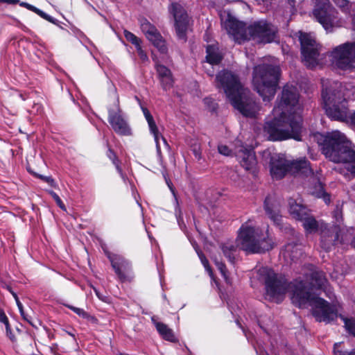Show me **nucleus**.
Returning a JSON list of instances; mask_svg holds the SVG:
<instances>
[{
	"instance_id": "obj_17",
	"label": "nucleus",
	"mask_w": 355,
	"mask_h": 355,
	"mask_svg": "<svg viewBox=\"0 0 355 355\" xmlns=\"http://www.w3.org/2000/svg\"><path fill=\"white\" fill-rule=\"evenodd\" d=\"M140 23L141 30L146 38L161 53H166L168 48L166 42L157 28L146 18L142 19Z\"/></svg>"
},
{
	"instance_id": "obj_57",
	"label": "nucleus",
	"mask_w": 355,
	"mask_h": 355,
	"mask_svg": "<svg viewBox=\"0 0 355 355\" xmlns=\"http://www.w3.org/2000/svg\"><path fill=\"white\" fill-rule=\"evenodd\" d=\"M58 348V345L57 343H53L50 346V350L54 354L56 353Z\"/></svg>"
},
{
	"instance_id": "obj_25",
	"label": "nucleus",
	"mask_w": 355,
	"mask_h": 355,
	"mask_svg": "<svg viewBox=\"0 0 355 355\" xmlns=\"http://www.w3.org/2000/svg\"><path fill=\"white\" fill-rule=\"evenodd\" d=\"M206 60L210 64H218L222 60V55L218 50L217 44H211L207 46Z\"/></svg>"
},
{
	"instance_id": "obj_40",
	"label": "nucleus",
	"mask_w": 355,
	"mask_h": 355,
	"mask_svg": "<svg viewBox=\"0 0 355 355\" xmlns=\"http://www.w3.org/2000/svg\"><path fill=\"white\" fill-rule=\"evenodd\" d=\"M218 150L220 154L225 156H232L233 154H235V151L233 152L227 146L223 144L219 145Z\"/></svg>"
},
{
	"instance_id": "obj_34",
	"label": "nucleus",
	"mask_w": 355,
	"mask_h": 355,
	"mask_svg": "<svg viewBox=\"0 0 355 355\" xmlns=\"http://www.w3.org/2000/svg\"><path fill=\"white\" fill-rule=\"evenodd\" d=\"M35 177L40 179L41 180L46 182L49 186L53 188H57L58 184L51 176H45L35 172H31Z\"/></svg>"
},
{
	"instance_id": "obj_49",
	"label": "nucleus",
	"mask_w": 355,
	"mask_h": 355,
	"mask_svg": "<svg viewBox=\"0 0 355 355\" xmlns=\"http://www.w3.org/2000/svg\"><path fill=\"white\" fill-rule=\"evenodd\" d=\"M340 343H336L334 347V352L335 355H347V351H343L340 349Z\"/></svg>"
},
{
	"instance_id": "obj_14",
	"label": "nucleus",
	"mask_w": 355,
	"mask_h": 355,
	"mask_svg": "<svg viewBox=\"0 0 355 355\" xmlns=\"http://www.w3.org/2000/svg\"><path fill=\"white\" fill-rule=\"evenodd\" d=\"M298 35L302 47L303 62L308 67L312 68L318 64V44L311 34L299 32Z\"/></svg>"
},
{
	"instance_id": "obj_56",
	"label": "nucleus",
	"mask_w": 355,
	"mask_h": 355,
	"mask_svg": "<svg viewBox=\"0 0 355 355\" xmlns=\"http://www.w3.org/2000/svg\"><path fill=\"white\" fill-rule=\"evenodd\" d=\"M1 3H6L10 5H15L18 3H19V0H1Z\"/></svg>"
},
{
	"instance_id": "obj_42",
	"label": "nucleus",
	"mask_w": 355,
	"mask_h": 355,
	"mask_svg": "<svg viewBox=\"0 0 355 355\" xmlns=\"http://www.w3.org/2000/svg\"><path fill=\"white\" fill-rule=\"evenodd\" d=\"M201 263L203 265L205 270L207 272L211 279L214 280V275L211 268L209 266V262L207 259L201 256Z\"/></svg>"
},
{
	"instance_id": "obj_54",
	"label": "nucleus",
	"mask_w": 355,
	"mask_h": 355,
	"mask_svg": "<svg viewBox=\"0 0 355 355\" xmlns=\"http://www.w3.org/2000/svg\"><path fill=\"white\" fill-rule=\"evenodd\" d=\"M133 45L135 46L137 53H139V52L144 51V50L141 47V40H140V42H137V43H135Z\"/></svg>"
},
{
	"instance_id": "obj_37",
	"label": "nucleus",
	"mask_w": 355,
	"mask_h": 355,
	"mask_svg": "<svg viewBox=\"0 0 355 355\" xmlns=\"http://www.w3.org/2000/svg\"><path fill=\"white\" fill-rule=\"evenodd\" d=\"M214 261H215L216 265L218 267V269L220 270V273L222 274L223 277H224L226 283L228 284H230L231 280L227 275V272L225 269V266L224 263L218 261L216 259H214Z\"/></svg>"
},
{
	"instance_id": "obj_48",
	"label": "nucleus",
	"mask_w": 355,
	"mask_h": 355,
	"mask_svg": "<svg viewBox=\"0 0 355 355\" xmlns=\"http://www.w3.org/2000/svg\"><path fill=\"white\" fill-rule=\"evenodd\" d=\"M320 191L317 194V196L318 198H323L324 202L326 203H329L330 202V198L328 194L325 193L324 191L322 190V188L321 185H319Z\"/></svg>"
},
{
	"instance_id": "obj_5",
	"label": "nucleus",
	"mask_w": 355,
	"mask_h": 355,
	"mask_svg": "<svg viewBox=\"0 0 355 355\" xmlns=\"http://www.w3.org/2000/svg\"><path fill=\"white\" fill-rule=\"evenodd\" d=\"M289 288L293 293V303L299 307H304L309 304L311 306L312 314L317 321L329 322L337 318L338 311L336 306L311 294L306 283L297 282L290 284Z\"/></svg>"
},
{
	"instance_id": "obj_61",
	"label": "nucleus",
	"mask_w": 355,
	"mask_h": 355,
	"mask_svg": "<svg viewBox=\"0 0 355 355\" xmlns=\"http://www.w3.org/2000/svg\"><path fill=\"white\" fill-rule=\"evenodd\" d=\"M135 98L137 101V102L138 103V104L139 105V106L141 107V105H142V103H141V101L139 99V98L138 96H135Z\"/></svg>"
},
{
	"instance_id": "obj_13",
	"label": "nucleus",
	"mask_w": 355,
	"mask_h": 355,
	"mask_svg": "<svg viewBox=\"0 0 355 355\" xmlns=\"http://www.w3.org/2000/svg\"><path fill=\"white\" fill-rule=\"evenodd\" d=\"M103 251L119 279L121 282H131L135 275L130 261L123 256L111 252L105 248H103Z\"/></svg>"
},
{
	"instance_id": "obj_45",
	"label": "nucleus",
	"mask_w": 355,
	"mask_h": 355,
	"mask_svg": "<svg viewBox=\"0 0 355 355\" xmlns=\"http://www.w3.org/2000/svg\"><path fill=\"white\" fill-rule=\"evenodd\" d=\"M107 156L112 161V163L115 167H116V164L119 165V160L118 159L114 152L110 148L108 149Z\"/></svg>"
},
{
	"instance_id": "obj_55",
	"label": "nucleus",
	"mask_w": 355,
	"mask_h": 355,
	"mask_svg": "<svg viewBox=\"0 0 355 355\" xmlns=\"http://www.w3.org/2000/svg\"><path fill=\"white\" fill-rule=\"evenodd\" d=\"M133 45L135 46L137 53H139V52L144 51V50L141 47V40H140V42H137V43H135Z\"/></svg>"
},
{
	"instance_id": "obj_31",
	"label": "nucleus",
	"mask_w": 355,
	"mask_h": 355,
	"mask_svg": "<svg viewBox=\"0 0 355 355\" xmlns=\"http://www.w3.org/2000/svg\"><path fill=\"white\" fill-rule=\"evenodd\" d=\"M65 306L83 319H86L92 322H94L96 320L94 316L91 315L88 312L85 311L83 309L76 307L74 306L69 304H65Z\"/></svg>"
},
{
	"instance_id": "obj_23",
	"label": "nucleus",
	"mask_w": 355,
	"mask_h": 355,
	"mask_svg": "<svg viewBox=\"0 0 355 355\" xmlns=\"http://www.w3.org/2000/svg\"><path fill=\"white\" fill-rule=\"evenodd\" d=\"M238 248L239 246H237L236 241L234 242L232 240H227L220 245V249L223 254L232 263L235 259Z\"/></svg>"
},
{
	"instance_id": "obj_29",
	"label": "nucleus",
	"mask_w": 355,
	"mask_h": 355,
	"mask_svg": "<svg viewBox=\"0 0 355 355\" xmlns=\"http://www.w3.org/2000/svg\"><path fill=\"white\" fill-rule=\"evenodd\" d=\"M141 109L142 110V112L145 116L146 120L148 122L149 130L150 133L155 136L157 132H159L158 128L157 127V125L154 121V119L150 114V111L148 110V108L145 107L143 105H141Z\"/></svg>"
},
{
	"instance_id": "obj_64",
	"label": "nucleus",
	"mask_w": 355,
	"mask_h": 355,
	"mask_svg": "<svg viewBox=\"0 0 355 355\" xmlns=\"http://www.w3.org/2000/svg\"><path fill=\"white\" fill-rule=\"evenodd\" d=\"M67 334L71 336L74 340L76 339L75 335L71 332L67 331Z\"/></svg>"
},
{
	"instance_id": "obj_16",
	"label": "nucleus",
	"mask_w": 355,
	"mask_h": 355,
	"mask_svg": "<svg viewBox=\"0 0 355 355\" xmlns=\"http://www.w3.org/2000/svg\"><path fill=\"white\" fill-rule=\"evenodd\" d=\"M108 122L117 135L121 136H131L132 135V129L119 107L118 98L116 99L115 108L108 109Z\"/></svg>"
},
{
	"instance_id": "obj_15",
	"label": "nucleus",
	"mask_w": 355,
	"mask_h": 355,
	"mask_svg": "<svg viewBox=\"0 0 355 355\" xmlns=\"http://www.w3.org/2000/svg\"><path fill=\"white\" fill-rule=\"evenodd\" d=\"M168 11L174 18L178 37L186 40V34L190 24V18L187 11L180 3L175 2L171 3Z\"/></svg>"
},
{
	"instance_id": "obj_22",
	"label": "nucleus",
	"mask_w": 355,
	"mask_h": 355,
	"mask_svg": "<svg viewBox=\"0 0 355 355\" xmlns=\"http://www.w3.org/2000/svg\"><path fill=\"white\" fill-rule=\"evenodd\" d=\"M151 321L155 326L157 331L163 339L172 343H175L177 340L173 330L170 329L166 324L161 322H157L155 320V316L151 318Z\"/></svg>"
},
{
	"instance_id": "obj_33",
	"label": "nucleus",
	"mask_w": 355,
	"mask_h": 355,
	"mask_svg": "<svg viewBox=\"0 0 355 355\" xmlns=\"http://www.w3.org/2000/svg\"><path fill=\"white\" fill-rule=\"evenodd\" d=\"M301 220L304 227L309 232H314L318 227L317 221L313 218L304 216Z\"/></svg>"
},
{
	"instance_id": "obj_32",
	"label": "nucleus",
	"mask_w": 355,
	"mask_h": 355,
	"mask_svg": "<svg viewBox=\"0 0 355 355\" xmlns=\"http://www.w3.org/2000/svg\"><path fill=\"white\" fill-rule=\"evenodd\" d=\"M8 290L10 291V293L12 294V295L14 297L17 307L19 309V313L22 317V318L26 320L27 322H28L33 327H35V326L31 322L29 318H28V316L24 313V307L21 302L19 301L18 296L15 292H14L12 288L10 286H8Z\"/></svg>"
},
{
	"instance_id": "obj_18",
	"label": "nucleus",
	"mask_w": 355,
	"mask_h": 355,
	"mask_svg": "<svg viewBox=\"0 0 355 355\" xmlns=\"http://www.w3.org/2000/svg\"><path fill=\"white\" fill-rule=\"evenodd\" d=\"M235 155L237 156L241 166L246 171L254 172L257 166V159L254 153L243 146L235 149Z\"/></svg>"
},
{
	"instance_id": "obj_50",
	"label": "nucleus",
	"mask_w": 355,
	"mask_h": 355,
	"mask_svg": "<svg viewBox=\"0 0 355 355\" xmlns=\"http://www.w3.org/2000/svg\"><path fill=\"white\" fill-rule=\"evenodd\" d=\"M94 291L96 294V295L98 297L99 300H101L103 302H107L109 297L103 294H102L98 289L96 288H94Z\"/></svg>"
},
{
	"instance_id": "obj_52",
	"label": "nucleus",
	"mask_w": 355,
	"mask_h": 355,
	"mask_svg": "<svg viewBox=\"0 0 355 355\" xmlns=\"http://www.w3.org/2000/svg\"><path fill=\"white\" fill-rule=\"evenodd\" d=\"M138 55L143 62L148 60V57L144 51L142 52H139V53H138Z\"/></svg>"
},
{
	"instance_id": "obj_36",
	"label": "nucleus",
	"mask_w": 355,
	"mask_h": 355,
	"mask_svg": "<svg viewBox=\"0 0 355 355\" xmlns=\"http://www.w3.org/2000/svg\"><path fill=\"white\" fill-rule=\"evenodd\" d=\"M198 189L199 187L198 182H195L193 180H191L189 184V191L191 192L197 202H198L200 199Z\"/></svg>"
},
{
	"instance_id": "obj_44",
	"label": "nucleus",
	"mask_w": 355,
	"mask_h": 355,
	"mask_svg": "<svg viewBox=\"0 0 355 355\" xmlns=\"http://www.w3.org/2000/svg\"><path fill=\"white\" fill-rule=\"evenodd\" d=\"M43 111V107L40 103H34L29 112L33 114H40Z\"/></svg>"
},
{
	"instance_id": "obj_46",
	"label": "nucleus",
	"mask_w": 355,
	"mask_h": 355,
	"mask_svg": "<svg viewBox=\"0 0 355 355\" xmlns=\"http://www.w3.org/2000/svg\"><path fill=\"white\" fill-rule=\"evenodd\" d=\"M0 322L4 324L5 327H7V329L8 330V329H9L8 318L6 316L5 312L2 309H0Z\"/></svg>"
},
{
	"instance_id": "obj_38",
	"label": "nucleus",
	"mask_w": 355,
	"mask_h": 355,
	"mask_svg": "<svg viewBox=\"0 0 355 355\" xmlns=\"http://www.w3.org/2000/svg\"><path fill=\"white\" fill-rule=\"evenodd\" d=\"M47 193L53 198L57 205L62 210H66V207L59 196L53 190H48Z\"/></svg>"
},
{
	"instance_id": "obj_19",
	"label": "nucleus",
	"mask_w": 355,
	"mask_h": 355,
	"mask_svg": "<svg viewBox=\"0 0 355 355\" xmlns=\"http://www.w3.org/2000/svg\"><path fill=\"white\" fill-rule=\"evenodd\" d=\"M264 208L268 218L275 225L279 226L282 221L279 202L273 197H267L265 200Z\"/></svg>"
},
{
	"instance_id": "obj_30",
	"label": "nucleus",
	"mask_w": 355,
	"mask_h": 355,
	"mask_svg": "<svg viewBox=\"0 0 355 355\" xmlns=\"http://www.w3.org/2000/svg\"><path fill=\"white\" fill-rule=\"evenodd\" d=\"M338 239V233L337 227H335L334 234L332 235H327L325 232L323 233V235L322 236V246L327 250L330 248V245L334 243V242Z\"/></svg>"
},
{
	"instance_id": "obj_26",
	"label": "nucleus",
	"mask_w": 355,
	"mask_h": 355,
	"mask_svg": "<svg viewBox=\"0 0 355 355\" xmlns=\"http://www.w3.org/2000/svg\"><path fill=\"white\" fill-rule=\"evenodd\" d=\"M289 211L297 220L303 219V217L306 214V208L293 199L289 200Z\"/></svg>"
},
{
	"instance_id": "obj_35",
	"label": "nucleus",
	"mask_w": 355,
	"mask_h": 355,
	"mask_svg": "<svg viewBox=\"0 0 355 355\" xmlns=\"http://www.w3.org/2000/svg\"><path fill=\"white\" fill-rule=\"evenodd\" d=\"M153 137H154V140H155V142L156 144L157 154L158 157L160 159L162 157V153H161L160 146L159 144V139L161 138L162 139L164 144L166 148H169V145L168 144L166 139L162 135H160L159 132H157L156 135L153 136Z\"/></svg>"
},
{
	"instance_id": "obj_9",
	"label": "nucleus",
	"mask_w": 355,
	"mask_h": 355,
	"mask_svg": "<svg viewBox=\"0 0 355 355\" xmlns=\"http://www.w3.org/2000/svg\"><path fill=\"white\" fill-rule=\"evenodd\" d=\"M288 172L293 174L300 173L306 175L312 173L309 163L304 159L291 161L284 155L278 154L272 156L270 161V173L272 178L281 179Z\"/></svg>"
},
{
	"instance_id": "obj_28",
	"label": "nucleus",
	"mask_w": 355,
	"mask_h": 355,
	"mask_svg": "<svg viewBox=\"0 0 355 355\" xmlns=\"http://www.w3.org/2000/svg\"><path fill=\"white\" fill-rule=\"evenodd\" d=\"M19 5L21 7H24V8H27L28 10L34 12L35 13L38 15L42 18L46 19V21H49V22H51V23H52L53 24H58V19H55L54 17H53L51 15H48L47 13H46L43 10L36 8L35 6H33L31 4H29V3H26V2H21V3H19Z\"/></svg>"
},
{
	"instance_id": "obj_43",
	"label": "nucleus",
	"mask_w": 355,
	"mask_h": 355,
	"mask_svg": "<svg viewBox=\"0 0 355 355\" xmlns=\"http://www.w3.org/2000/svg\"><path fill=\"white\" fill-rule=\"evenodd\" d=\"M336 5L340 8L344 12H347L349 8V1L347 0H333Z\"/></svg>"
},
{
	"instance_id": "obj_60",
	"label": "nucleus",
	"mask_w": 355,
	"mask_h": 355,
	"mask_svg": "<svg viewBox=\"0 0 355 355\" xmlns=\"http://www.w3.org/2000/svg\"><path fill=\"white\" fill-rule=\"evenodd\" d=\"M6 331L7 335L10 337V338L12 339V337H14V336L12 334V331H11V328H10V325H9L8 330L7 329V327H6Z\"/></svg>"
},
{
	"instance_id": "obj_20",
	"label": "nucleus",
	"mask_w": 355,
	"mask_h": 355,
	"mask_svg": "<svg viewBox=\"0 0 355 355\" xmlns=\"http://www.w3.org/2000/svg\"><path fill=\"white\" fill-rule=\"evenodd\" d=\"M155 67L158 78L160 81L162 88L164 91L170 89L174 83L171 71L168 67L157 62L155 63Z\"/></svg>"
},
{
	"instance_id": "obj_2",
	"label": "nucleus",
	"mask_w": 355,
	"mask_h": 355,
	"mask_svg": "<svg viewBox=\"0 0 355 355\" xmlns=\"http://www.w3.org/2000/svg\"><path fill=\"white\" fill-rule=\"evenodd\" d=\"M314 139L322 146V150L329 160L342 163L344 168L341 173L345 176L355 174V151L351 149L350 142L345 135L335 130L326 135L316 133Z\"/></svg>"
},
{
	"instance_id": "obj_41",
	"label": "nucleus",
	"mask_w": 355,
	"mask_h": 355,
	"mask_svg": "<svg viewBox=\"0 0 355 355\" xmlns=\"http://www.w3.org/2000/svg\"><path fill=\"white\" fill-rule=\"evenodd\" d=\"M345 327L347 330L353 336H355V320H345Z\"/></svg>"
},
{
	"instance_id": "obj_24",
	"label": "nucleus",
	"mask_w": 355,
	"mask_h": 355,
	"mask_svg": "<svg viewBox=\"0 0 355 355\" xmlns=\"http://www.w3.org/2000/svg\"><path fill=\"white\" fill-rule=\"evenodd\" d=\"M313 16L320 22L323 27L327 30L331 27L334 23L331 16L328 13L327 8H317L313 10Z\"/></svg>"
},
{
	"instance_id": "obj_27",
	"label": "nucleus",
	"mask_w": 355,
	"mask_h": 355,
	"mask_svg": "<svg viewBox=\"0 0 355 355\" xmlns=\"http://www.w3.org/2000/svg\"><path fill=\"white\" fill-rule=\"evenodd\" d=\"M310 284L313 287L325 289L327 284V278L321 271H315L311 275Z\"/></svg>"
},
{
	"instance_id": "obj_59",
	"label": "nucleus",
	"mask_w": 355,
	"mask_h": 355,
	"mask_svg": "<svg viewBox=\"0 0 355 355\" xmlns=\"http://www.w3.org/2000/svg\"><path fill=\"white\" fill-rule=\"evenodd\" d=\"M46 331L47 334H48V338H49L50 340H53V339H55V335H54L53 333H51V332L49 331V329H46Z\"/></svg>"
},
{
	"instance_id": "obj_6",
	"label": "nucleus",
	"mask_w": 355,
	"mask_h": 355,
	"mask_svg": "<svg viewBox=\"0 0 355 355\" xmlns=\"http://www.w3.org/2000/svg\"><path fill=\"white\" fill-rule=\"evenodd\" d=\"M236 243L248 254L263 253L272 250L275 245L271 235H261V230L250 221L242 224Z\"/></svg>"
},
{
	"instance_id": "obj_12",
	"label": "nucleus",
	"mask_w": 355,
	"mask_h": 355,
	"mask_svg": "<svg viewBox=\"0 0 355 355\" xmlns=\"http://www.w3.org/2000/svg\"><path fill=\"white\" fill-rule=\"evenodd\" d=\"M164 178H165L166 183L168 189L171 191V193L173 195L175 200L176 205H175V217L177 219L178 224L180 228L186 234L191 245L193 246L198 257L200 258V247L198 243V241L200 239V228L198 227V221L196 219V218L193 216V223L195 231L193 232V233L187 231L186 225L184 224V222L183 220L182 214L180 210L179 203H178V199H177L176 195H175V188L173 187V185L170 180L166 178L165 176H164Z\"/></svg>"
},
{
	"instance_id": "obj_4",
	"label": "nucleus",
	"mask_w": 355,
	"mask_h": 355,
	"mask_svg": "<svg viewBox=\"0 0 355 355\" xmlns=\"http://www.w3.org/2000/svg\"><path fill=\"white\" fill-rule=\"evenodd\" d=\"M216 85L223 89L228 100L243 116H254L258 105L250 96L249 90L243 88L237 77L229 71H223L216 76Z\"/></svg>"
},
{
	"instance_id": "obj_39",
	"label": "nucleus",
	"mask_w": 355,
	"mask_h": 355,
	"mask_svg": "<svg viewBox=\"0 0 355 355\" xmlns=\"http://www.w3.org/2000/svg\"><path fill=\"white\" fill-rule=\"evenodd\" d=\"M123 35L125 38L132 44H135L137 42H140V39L129 31L124 30Z\"/></svg>"
},
{
	"instance_id": "obj_58",
	"label": "nucleus",
	"mask_w": 355,
	"mask_h": 355,
	"mask_svg": "<svg viewBox=\"0 0 355 355\" xmlns=\"http://www.w3.org/2000/svg\"><path fill=\"white\" fill-rule=\"evenodd\" d=\"M334 217L337 221H339V220L342 218L341 213L338 209L335 211Z\"/></svg>"
},
{
	"instance_id": "obj_21",
	"label": "nucleus",
	"mask_w": 355,
	"mask_h": 355,
	"mask_svg": "<svg viewBox=\"0 0 355 355\" xmlns=\"http://www.w3.org/2000/svg\"><path fill=\"white\" fill-rule=\"evenodd\" d=\"M282 254L287 262L295 261L302 256V250L296 243H288L285 245Z\"/></svg>"
},
{
	"instance_id": "obj_3",
	"label": "nucleus",
	"mask_w": 355,
	"mask_h": 355,
	"mask_svg": "<svg viewBox=\"0 0 355 355\" xmlns=\"http://www.w3.org/2000/svg\"><path fill=\"white\" fill-rule=\"evenodd\" d=\"M221 22L228 34L238 43L252 40L257 43H270L275 39L276 28L266 21H257L248 28L230 13L221 15Z\"/></svg>"
},
{
	"instance_id": "obj_51",
	"label": "nucleus",
	"mask_w": 355,
	"mask_h": 355,
	"mask_svg": "<svg viewBox=\"0 0 355 355\" xmlns=\"http://www.w3.org/2000/svg\"><path fill=\"white\" fill-rule=\"evenodd\" d=\"M116 168L117 172L119 173L121 178H122L123 182L126 183L127 181L128 180V179L127 178L126 175L123 173L122 169H121L120 165H117L116 164Z\"/></svg>"
},
{
	"instance_id": "obj_62",
	"label": "nucleus",
	"mask_w": 355,
	"mask_h": 355,
	"mask_svg": "<svg viewBox=\"0 0 355 355\" xmlns=\"http://www.w3.org/2000/svg\"><path fill=\"white\" fill-rule=\"evenodd\" d=\"M24 313L25 315H26L28 316V318H29V320H31V322H32L35 326H36V325L34 324V322L32 321V318H31V316H29L28 314H26V311H24ZM35 328H37V327H35Z\"/></svg>"
},
{
	"instance_id": "obj_47",
	"label": "nucleus",
	"mask_w": 355,
	"mask_h": 355,
	"mask_svg": "<svg viewBox=\"0 0 355 355\" xmlns=\"http://www.w3.org/2000/svg\"><path fill=\"white\" fill-rule=\"evenodd\" d=\"M191 150L197 159H200V144H191Z\"/></svg>"
},
{
	"instance_id": "obj_53",
	"label": "nucleus",
	"mask_w": 355,
	"mask_h": 355,
	"mask_svg": "<svg viewBox=\"0 0 355 355\" xmlns=\"http://www.w3.org/2000/svg\"><path fill=\"white\" fill-rule=\"evenodd\" d=\"M133 45L135 46L137 53H139V52L144 51V50L141 47V40H140V42H137V43H135Z\"/></svg>"
},
{
	"instance_id": "obj_11",
	"label": "nucleus",
	"mask_w": 355,
	"mask_h": 355,
	"mask_svg": "<svg viewBox=\"0 0 355 355\" xmlns=\"http://www.w3.org/2000/svg\"><path fill=\"white\" fill-rule=\"evenodd\" d=\"M331 56L335 67L344 70L355 69V42L338 46L332 51Z\"/></svg>"
},
{
	"instance_id": "obj_7",
	"label": "nucleus",
	"mask_w": 355,
	"mask_h": 355,
	"mask_svg": "<svg viewBox=\"0 0 355 355\" xmlns=\"http://www.w3.org/2000/svg\"><path fill=\"white\" fill-rule=\"evenodd\" d=\"M279 77V68L271 64H259L254 67L252 83L263 101H270L275 96Z\"/></svg>"
},
{
	"instance_id": "obj_10",
	"label": "nucleus",
	"mask_w": 355,
	"mask_h": 355,
	"mask_svg": "<svg viewBox=\"0 0 355 355\" xmlns=\"http://www.w3.org/2000/svg\"><path fill=\"white\" fill-rule=\"evenodd\" d=\"M257 276L260 281L265 283L267 295L272 300L279 302L288 288L284 277L277 275L267 267L258 269Z\"/></svg>"
},
{
	"instance_id": "obj_1",
	"label": "nucleus",
	"mask_w": 355,
	"mask_h": 355,
	"mask_svg": "<svg viewBox=\"0 0 355 355\" xmlns=\"http://www.w3.org/2000/svg\"><path fill=\"white\" fill-rule=\"evenodd\" d=\"M299 94L295 87L286 85L272 110V119L266 123L264 131L272 141L293 138L300 140L301 117L297 111Z\"/></svg>"
},
{
	"instance_id": "obj_8",
	"label": "nucleus",
	"mask_w": 355,
	"mask_h": 355,
	"mask_svg": "<svg viewBox=\"0 0 355 355\" xmlns=\"http://www.w3.org/2000/svg\"><path fill=\"white\" fill-rule=\"evenodd\" d=\"M341 87L338 83H335L330 88L323 89L322 97L324 107L328 116L334 120L348 121L355 125V112L349 117L346 102L343 94L339 89Z\"/></svg>"
},
{
	"instance_id": "obj_63",
	"label": "nucleus",
	"mask_w": 355,
	"mask_h": 355,
	"mask_svg": "<svg viewBox=\"0 0 355 355\" xmlns=\"http://www.w3.org/2000/svg\"><path fill=\"white\" fill-rule=\"evenodd\" d=\"M347 355H355V350L352 352H347Z\"/></svg>"
}]
</instances>
